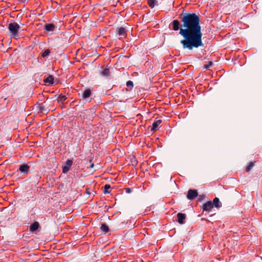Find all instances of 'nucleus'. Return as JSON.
<instances>
[{
	"label": "nucleus",
	"instance_id": "nucleus-1",
	"mask_svg": "<svg viewBox=\"0 0 262 262\" xmlns=\"http://www.w3.org/2000/svg\"><path fill=\"white\" fill-rule=\"evenodd\" d=\"M179 18L182 24L178 19H174L170 26L174 31L180 30L179 34L183 37L180 41L183 49L192 50L203 47V34L199 15L183 10Z\"/></svg>",
	"mask_w": 262,
	"mask_h": 262
},
{
	"label": "nucleus",
	"instance_id": "nucleus-2",
	"mask_svg": "<svg viewBox=\"0 0 262 262\" xmlns=\"http://www.w3.org/2000/svg\"><path fill=\"white\" fill-rule=\"evenodd\" d=\"M12 38L17 39L19 37L18 33L20 30V26L16 22L11 23L8 27Z\"/></svg>",
	"mask_w": 262,
	"mask_h": 262
},
{
	"label": "nucleus",
	"instance_id": "nucleus-3",
	"mask_svg": "<svg viewBox=\"0 0 262 262\" xmlns=\"http://www.w3.org/2000/svg\"><path fill=\"white\" fill-rule=\"evenodd\" d=\"M116 33L119 36V39H124L127 36L126 30L124 27L118 28L116 30Z\"/></svg>",
	"mask_w": 262,
	"mask_h": 262
},
{
	"label": "nucleus",
	"instance_id": "nucleus-4",
	"mask_svg": "<svg viewBox=\"0 0 262 262\" xmlns=\"http://www.w3.org/2000/svg\"><path fill=\"white\" fill-rule=\"evenodd\" d=\"M198 196V192L196 189H189L188 191L187 198L189 200H193Z\"/></svg>",
	"mask_w": 262,
	"mask_h": 262
},
{
	"label": "nucleus",
	"instance_id": "nucleus-5",
	"mask_svg": "<svg viewBox=\"0 0 262 262\" xmlns=\"http://www.w3.org/2000/svg\"><path fill=\"white\" fill-rule=\"evenodd\" d=\"M213 204L211 201H209L207 202L204 203L202 207L203 211H210L213 208Z\"/></svg>",
	"mask_w": 262,
	"mask_h": 262
},
{
	"label": "nucleus",
	"instance_id": "nucleus-6",
	"mask_svg": "<svg viewBox=\"0 0 262 262\" xmlns=\"http://www.w3.org/2000/svg\"><path fill=\"white\" fill-rule=\"evenodd\" d=\"M73 161L72 160H67L66 162V165L62 167V172L63 173H67L68 171L70 170Z\"/></svg>",
	"mask_w": 262,
	"mask_h": 262
},
{
	"label": "nucleus",
	"instance_id": "nucleus-7",
	"mask_svg": "<svg viewBox=\"0 0 262 262\" xmlns=\"http://www.w3.org/2000/svg\"><path fill=\"white\" fill-rule=\"evenodd\" d=\"M30 170V166L26 164H24L21 165L19 167V170L24 174H27Z\"/></svg>",
	"mask_w": 262,
	"mask_h": 262
},
{
	"label": "nucleus",
	"instance_id": "nucleus-8",
	"mask_svg": "<svg viewBox=\"0 0 262 262\" xmlns=\"http://www.w3.org/2000/svg\"><path fill=\"white\" fill-rule=\"evenodd\" d=\"M178 222L180 224H184L185 223V220L186 219V215L183 213H178L177 214Z\"/></svg>",
	"mask_w": 262,
	"mask_h": 262
},
{
	"label": "nucleus",
	"instance_id": "nucleus-9",
	"mask_svg": "<svg viewBox=\"0 0 262 262\" xmlns=\"http://www.w3.org/2000/svg\"><path fill=\"white\" fill-rule=\"evenodd\" d=\"M91 95H92L91 90L90 89H86L84 90V91L83 92L81 97L83 99L86 100L88 98H90V97L91 96Z\"/></svg>",
	"mask_w": 262,
	"mask_h": 262
},
{
	"label": "nucleus",
	"instance_id": "nucleus-10",
	"mask_svg": "<svg viewBox=\"0 0 262 262\" xmlns=\"http://www.w3.org/2000/svg\"><path fill=\"white\" fill-rule=\"evenodd\" d=\"M162 120H157L156 119L152 125V127L151 128V132H155L157 130L159 126L161 124Z\"/></svg>",
	"mask_w": 262,
	"mask_h": 262
},
{
	"label": "nucleus",
	"instance_id": "nucleus-11",
	"mask_svg": "<svg viewBox=\"0 0 262 262\" xmlns=\"http://www.w3.org/2000/svg\"><path fill=\"white\" fill-rule=\"evenodd\" d=\"M39 227V224L38 222H34L30 226V231L34 232L38 230Z\"/></svg>",
	"mask_w": 262,
	"mask_h": 262
},
{
	"label": "nucleus",
	"instance_id": "nucleus-12",
	"mask_svg": "<svg viewBox=\"0 0 262 262\" xmlns=\"http://www.w3.org/2000/svg\"><path fill=\"white\" fill-rule=\"evenodd\" d=\"M55 27L53 24H46L45 25L44 29L48 32H51L54 31Z\"/></svg>",
	"mask_w": 262,
	"mask_h": 262
},
{
	"label": "nucleus",
	"instance_id": "nucleus-13",
	"mask_svg": "<svg viewBox=\"0 0 262 262\" xmlns=\"http://www.w3.org/2000/svg\"><path fill=\"white\" fill-rule=\"evenodd\" d=\"M212 202L213 204V206L216 208H220L222 207V203L220 202L218 198H215Z\"/></svg>",
	"mask_w": 262,
	"mask_h": 262
},
{
	"label": "nucleus",
	"instance_id": "nucleus-14",
	"mask_svg": "<svg viewBox=\"0 0 262 262\" xmlns=\"http://www.w3.org/2000/svg\"><path fill=\"white\" fill-rule=\"evenodd\" d=\"M54 77L53 76L50 75L46 78L44 79V82L46 83H49V84H53L54 83Z\"/></svg>",
	"mask_w": 262,
	"mask_h": 262
},
{
	"label": "nucleus",
	"instance_id": "nucleus-15",
	"mask_svg": "<svg viewBox=\"0 0 262 262\" xmlns=\"http://www.w3.org/2000/svg\"><path fill=\"white\" fill-rule=\"evenodd\" d=\"M147 4L151 8H153L155 6H157L158 5L157 0H148Z\"/></svg>",
	"mask_w": 262,
	"mask_h": 262
},
{
	"label": "nucleus",
	"instance_id": "nucleus-16",
	"mask_svg": "<svg viewBox=\"0 0 262 262\" xmlns=\"http://www.w3.org/2000/svg\"><path fill=\"white\" fill-rule=\"evenodd\" d=\"M100 229L102 231H103L104 233H106L109 231V228L107 225L103 223L101 224L100 227Z\"/></svg>",
	"mask_w": 262,
	"mask_h": 262
},
{
	"label": "nucleus",
	"instance_id": "nucleus-17",
	"mask_svg": "<svg viewBox=\"0 0 262 262\" xmlns=\"http://www.w3.org/2000/svg\"><path fill=\"white\" fill-rule=\"evenodd\" d=\"M67 99L66 96L60 94L58 96L57 101L59 103H63Z\"/></svg>",
	"mask_w": 262,
	"mask_h": 262
},
{
	"label": "nucleus",
	"instance_id": "nucleus-18",
	"mask_svg": "<svg viewBox=\"0 0 262 262\" xmlns=\"http://www.w3.org/2000/svg\"><path fill=\"white\" fill-rule=\"evenodd\" d=\"M101 75L103 76H108L110 75V70L107 68H105L101 72Z\"/></svg>",
	"mask_w": 262,
	"mask_h": 262
},
{
	"label": "nucleus",
	"instance_id": "nucleus-19",
	"mask_svg": "<svg viewBox=\"0 0 262 262\" xmlns=\"http://www.w3.org/2000/svg\"><path fill=\"white\" fill-rule=\"evenodd\" d=\"M111 186L109 184H105L104 186L103 193L104 194L110 193L111 192L110 189H111Z\"/></svg>",
	"mask_w": 262,
	"mask_h": 262
},
{
	"label": "nucleus",
	"instance_id": "nucleus-20",
	"mask_svg": "<svg viewBox=\"0 0 262 262\" xmlns=\"http://www.w3.org/2000/svg\"><path fill=\"white\" fill-rule=\"evenodd\" d=\"M126 85L128 88H129V89L130 90H132V89L133 88V86H134L133 82L131 80L127 81Z\"/></svg>",
	"mask_w": 262,
	"mask_h": 262
},
{
	"label": "nucleus",
	"instance_id": "nucleus-21",
	"mask_svg": "<svg viewBox=\"0 0 262 262\" xmlns=\"http://www.w3.org/2000/svg\"><path fill=\"white\" fill-rule=\"evenodd\" d=\"M50 53V50L49 49L46 50L41 54L42 57H46L49 55Z\"/></svg>",
	"mask_w": 262,
	"mask_h": 262
},
{
	"label": "nucleus",
	"instance_id": "nucleus-22",
	"mask_svg": "<svg viewBox=\"0 0 262 262\" xmlns=\"http://www.w3.org/2000/svg\"><path fill=\"white\" fill-rule=\"evenodd\" d=\"M254 166L253 162H251L249 163V165L246 168V171L248 172L250 169Z\"/></svg>",
	"mask_w": 262,
	"mask_h": 262
},
{
	"label": "nucleus",
	"instance_id": "nucleus-23",
	"mask_svg": "<svg viewBox=\"0 0 262 262\" xmlns=\"http://www.w3.org/2000/svg\"><path fill=\"white\" fill-rule=\"evenodd\" d=\"M212 66V61H208L207 64L204 65V69L208 70Z\"/></svg>",
	"mask_w": 262,
	"mask_h": 262
},
{
	"label": "nucleus",
	"instance_id": "nucleus-24",
	"mask_svg": "<svg viewBox=\"0 0 262 262\" xmlns=\"http://www.w3.org/2000/svg\"><path fill=\"white\" fill-rule=\"evenodd\" d=\"M33 178L35 180L37 183H38L40 179H41V176L39 174H36L33 177Z\"/></svg>",
	"mask_w": 262,
	"mask_h": 262
},
{
	"label": "nucleus",
	"instance_id": "nucleus-25",
	"mask_svg": "<svg viewBox=\"0 0 262 262\" xmlns=\"http://www.w3.org/2000/svg\"><path fill=\"white\" fill-rule=\"evenodd\" d=\"M205 198V195L204 194H201V195H199V197L198 198V201L199 202H201L203 200H204Z\"/></svg>",
	"mask_w": 262,
	"mask_h": 262
},
{
	"label": "nucleus",
	"instance_id": "nucleus-26",
	"mask_svg": "<svg viewBox=\"0 0 262 262\" xmlns=\"http://www.w3.org/2000/svg\"><path fill=\"white\" fill-rule=\"evenodd\" d=\"M125 191L127 193H129L131 192L132 190L130 188H125Z\"/></svg>",
	"mask_w": 262,
	"mask_h": 262
},
{
	"label": "nucleus",
	"instance_id": "nucleus-27",
	"mask_svg": "<svg viewBox=\"0 0 262 262\" xmlns=\"http://www.w3.org/2000/svg\"><path fill=\"white\" fill-rule=\"evenodd\" d=\"M39 110H40V111H41L42 112L43 111V110H44V106H43V105L39 106Z\"/></svg>",
	"mask_w": 262,
	"mask_h": 262
},
{
	"label": "nucleus",
	"instance_id": "nucleus-28",
	"mask_svg": "<svg viewBox=\"0 0 262 262\" xmlns=\"http://www.w3.org/2000/svg\"><path fill=\"white\" fill-rule=\"evenodd\" d=\"M94 166V164H93H93H92L90 165V168H93Z\"/></svg>",
	"mask_w": 262,
	"mask_h": 262
}]
</instances>
